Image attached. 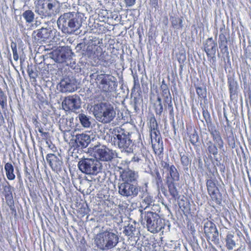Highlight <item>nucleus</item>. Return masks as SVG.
Listing matches in <instances>:
<instances>
[{
	"mask_svg": "<svg viewBox=\"0 0 251 251\" xmlns=\"http://www.w3.org/2000/svg\"><path fill=\"white\" fill-rule=\"evenodd\" d=\"M94 155L96 158L101 161L108 162L111 161L116 156L115 151L110 150L104 146L95 147Z\"/></svg>",
	"mask_w": 251,
	"mask_h": 251,
	"instance_id": "obj_11",
	"label": "nucleus"
},
{
	"mask_svg": "<svg viewBox=\"0 0 251 251\" xmlns=\"http://www.w3.org/2000/svg\"><path fill=\"white\" fill-rule=\"evenodd\" d=\"M180 155L181 156V162L183 166L187 167L190 164V160L188 157V156L185 154H182L180 153Z\"/></svg>",
	"mask_w": 251,
	"mask_h": 251,
	"instance_id": "obj_45",
	"label": "nucleus"
},
{
	"mask_svg": "<svg viewBox=\"0 0 251 251\" xmlns=\"http://www.w3.org/2000/svg\"><path fill=\"white\" fill-rule=\"evenodd\" d=\"M208 130L211 135L213 141L217 145L220 149L224 148V141L221 136L220 132L217 130L215 127L208 129Z\"/></svg>",
	"mask_w": 251,
	"mask_h": 251,
	"instance_id": "obj_23",
	"label": "nucleus"
},
{
	"mask_svg": "<svg viewBox=\"0 0 251 251\" xmlns=\"http://www.w3.org/2000/svg\"><path fill=\"white\" fill-rule=\"evenodd\" d=\"M41 24V22L38 21H36L35 23L33 25H32L31 26L35 27H37L38 26H39Z\"/></svg>",
	"mask_w": 251,
	"mask_h": 251,
	"instance_id": "obj_58",
	"label": "nucleus"
},
{
	"mask_svg": "<svg viewBox=\"0 0 251 251\" xmlns=\"http://www.w3.org/2000/svg\"><path fill=\"white\" fill-rule=\"evenodd\" d=\"M234 238V234L231 233H228L226 236L225 239L226 247L227 249L229 251L233 250L234 248L235 247L236 245V243Z\"/></svg>",
	"mask_w": 251,
	"mask_h": 251,
	"instance_id": "obj_32",
	"label": "nucleus"
},
{
	"mask_svg": "<svg viewBox=\"0 0 251 251\" xmlns=\"http://www.w3.org/2000/svg\"><path fill=\"white\" fill-rule=\"evenodd\" d=\"M204 51L208 58L213 61H215L216 52L217 50V44L212 37L208 38L203 43Z\"/></svg>",
	"mask_w": 251,
	"mask_h": 251,
	"instance_id": "obj_19",
	"label": "nucleus"
},
{
	"mask_svg": "<svg viewBox=\"0 0 251 251\" xmlns=\"http://www.w3.org/2000/svg\"><path fill=\"white\" fill-rule=\"evenodd\" d=\"M137 224L134 221L128 224L125 226L123 230V233L125 235L129 236L131 238L137 236L139 233V230L136 227Z\"/></svg>",
	"mask_w": 251,
	"mask_h": 251,
	"instance_id": "obj_22",
	"label": "nucleus"
},
{
	"mask_svg": "<svg viewBox=\"0 0 251 251\" xmlns=\"http://www.w3.org/2000/svg\"><path fill=\"white\" fill-rule=\"evenodd\" d=\"M70 53L63 50H55L52 53V58L56 62L62 63L69 58Z\"/></svg>",
	"mask_w": 251,
	"mask_h": 251,
	"instance_id": "obj_24",
	"label": "nucleus"
},
{
	"mask_svg": "<svg viewBox=\"0 0 251 251\" xmlns=\"http://www.w3.org/2000/svg\"><path fill=\"white\" fill-rule=\"evenodd\" d=\"M80 99L79 96L73 95L66 97L62 102V105L65 110L75 111L80 107Z\"/></svg>",
	"mask_w": 251,
	"mask_h": 251,
	"instance_id": "obj_17",
	"label": "nucleus"
},
{
	"mask_svg": "<svg viewBox=\"0 0 251 251\" xmlns=\"http://www.w3.org/2000/svg\"><path fill=\"white\" fill-rule=\"evenodd\" d=\"M27 72L29 76L32 78H35L38 75L36 72V68L33 66L32 64L28 65Z\"/></svg>",
	"mask_w": 251,
	"mask_h": 251,
	"instance_id": "obj_39",
	"label": "nucleus"
},
{
	"mask_svg": "<svg viewBox=\"0 0 251 251\" xmlns=\"http://www.w3.org/2000/svg\"><path fill=\"white\" fill-rule=\"evenodd\" d=\"M206 184L208 193L212 201H214L217 204H220L222 202V196L218 188L216 185L214 179L212 178V176H208V178L206 180Z\"/></svg>",
	"mask_w": 251,
	"mask_h": 251,
	"instance_id": "obj_13",
	"label": "nucleus"
},
{
	"mask_svg": "<svg viewBox=\"0 0 251 251\" xmlns=\"http://www.w3.org/2000/svg\"><path fill=\"white\" fill-rule=\"evenodd\" d=\"M97 57L102 63V65L104 66H109L110 64H112L113 62V60H111V56L107 52H102L101 50L100 52L99 56Z\"/></svg>",
	"mask_w": 251,
	"mask_h": 251,
	"instance_id": "obj_26",
	"label": "nucleus"
},
{
	"mask_svg": "<svg viewBox=\"0 0 251 251\" xmlns=\"http://www.w3.org/2000/svg\"><path fill=\"white\" fill-rule=\"evenodd\" d=\"M46 160L53 171L59 173L62 170L63 162L59 154L49 153L46 156Z\"/></svg>",
	"mask_w": 251,
	"mask_h": 251,
	"instance_id": "obj_15",
	"label": "nucleus"
},
{
	"mask_svg": "<svg viewBox=\"0 0 251 251\" xmlns=\"http://www.w3.org/2000/svg\"><path fill=\"white\" fill-rule=\"evenodd\" d=\"M189 138L190 142L194 146L196 145L197 143L199 141V137L196 131L190 134Z\"/></svg>",
	"mask_w": 251,
	"mask_h": 251,
	"instance_id": "obj_42",
	"label": "nucleus"
},
{
	"mask_svg": "<svg viewBox=\"0 0 251 251\" xmlns=\"http://www.w3.org/2000/svg\"><path fill=\"white\" fill-rule=\"evenodd\" d=\"M196 92L200 97H204L206 94V91L201 87H197Z\"/></svg>",
	"mask_w": 251,
	"mask_h": 251,
	"instance_id": "obj_48",
	"label": "nucleus"
},
{
	"mask_svg": "<svg viewBox=\"0 0 251 251\" xmlns=\"http://www.w3.org/2000/svg\"><path fill=\"white\" fill-rule=\"evenodd\" d=\"M5 198L6 200V202L7 205L11 208L12 206H14V200L13 197V194H10L6 196H5Z\"/></svg>",
	"mask_w": 251,
	"mask_h": 251,
	"instance_id": "obj_46",
	"label": "nucleus"
},
{
	"mask_svg": "<svg viewBox=\"0 0 251 251\" xmlns=\"http://www.w3.org/2000/svg\"><path fill=\"white\" fill-rule=\"evenodd\" d=\"M77 166L82 173L89 175H96L102 171L103 167L98 160L93 158H82L78 162Z\"/></svg>",
	"mask_w": 251,
	"mask_h": 251,
	"instance_id": "obj_8",
	"label": "nucleus"
},
{
	"mask_svg": "<svg viewBox=\"0 0 251 251\" xmlns=\"http://www.w3.org/2000/svg\"><path fill=\"white\" fill-rule=\"evenodd\" d=\"M112 134L114 145L117 146L122 152L128 154L133 152L134 144L128 131L117 127L113 130Z\"/></svg>",
	"mask_w": 251,
	"mask_h": 251,
	"instance_id": "obj_3",
	"label": "nucleus"
},
{
	"mask_svg": "<svg viewBox=\"0 0 251 251\" xmlns=\"http://www.w3.org/2000/svg\"><path fill=\"white\" fill-rule=\"evenodd\" d=\"M224 117L225 118L226 121L227 123H228V122H229V120H228V118H227V117L226 114V112H224Z\"/></svg>",
	"mask_w": 251,
	"mask_h": 251,
	"instance_id": "obj_62",
	"label": "nucleus"
},
{
	"mask_svg": "<svg viewBox=\"0 0 251 251\" xmlns=\"http://www.w3.org/2000/svg\"><path fill=\"white\" fill-rule=\"evenodd\" d=\"M168 89L169 88L167 85H161V90H162V91H165Z\"/></svg>",
	"mask_w": 251,
	"mask_h": 251,
	"instance_id": "obj_59",
	"label": "nucleus"
},
{
	"mask_svg": "<svg viewBox=\"0 0 251 251\" xmlns=\"http://www.w3.org/2000/svg\"><path fill=\"white\" fill-rule=\"evenodd\" d=\"M93 112L96 119L103 124L110 123L116 115L113 105L109 102H100L95 104Z\"/></svg>",
	"mask_w": 251,
	"mask_h": 251,
	"instance_id": "obj_5",
	"label": "nucleus"
},
{
	"mask_svg": "<svg viewBox=\"0 0 251 251\" xmlns=\"http://www.w3.org/2000/svg\"><path fill=\"white\" fill-rule=\"evenodd\" d=\"M22 16L25 20L26 23L31 24L35 19V14L31 10H27L22 14Z\"/></svg>",
	"mask_w": 251,
	"mask_h": 251,
	"instance_id": "obj_34",
	"label": "nucleus"
},
{
	"mask_svg": "<svg viewBox=\"0 0 251 251\" xmlns=\"http://www.w3.org/2000/svg\"><path fill=\"white\" fill-rule=\"evenodd\" d=\"M11 48L12 50L13 59L15 61H17L19 59V55L18 54L17 44L14 42L11 43Z\"/></svg>",
	"mask_w": 251,
	"mask_h": 251,
	"instance_id": "obj_43",
	"label": "nucleus"
},
{
	"mask_svg": "<svg viewBox=\"0 0 251 251\" xmlns=\"http://www.w3.org/2000/svg\"><path fill=\"white\" fill-rule=\"evenodd\" d=\"M4 170L7 178L9 180H13L15 179L16 176L14 173V168L11 163L7 162L5 164Z\"/></svg>",
	"mask_w": 251,
	"mask_h": 251,
	"instance_id": "obj_27",
	"label": "nucleus"
},
{
	"mask_svg": "<svg viewBox=\"0 0 251 251\" xmlns=\"http://www.w3.org/2000/svg\"><path fill=\"white\" fill-rule=\"evenodd\" d=\"M157 123L156 119L154 117H151L150 120V128L151 130V137L160 135L159 131L157 130Z\"/></svg>",
	"mask_w": 251,
	"mask_h": 251,
	"instance_id": "obj_33",
	"label": "nucleus"
},
{
	"mask_svg": "<svg viewBox=\"0 0 251 251\" xmlns=\"http://www.w3.org/2000/svg\"><path fill=\"white\" fill-rule=\"evenodd\" d=\"M120 179L118 183H138L137 180L139 177L138 173L129 168L123 169L120 168Z\"/></svg>",
	"mask_w": 251,
	"mask_h": 251,
	"instance_id": "obj_14",
	"label": "nucleus"
},
{
	"mask_svg": "<svg viewBox=\"0 0 251 251\" xmlns=\"http://www.w3.org/2000/svg\"><path fill=\"white\" fill-rule=\"evenodd\" d=\"M96 80L99 83L100 88L105 92L115 91L118 85L116 77L105 74L98 75Z\"/></svg>",
	"mask_w": 251,
	"mask_h": 251,
	"instance_id": "obj_9",
	"label": "nucleus"
},
{
	"mask_svg": "<svg viewBox=\"0 0 251 251\" xmlns=\"http://www.w3.org/2000/svg\"><path fill=\"white\" fill-rule=\"evenodd\" d=\"M165 103L168 105V109L170 110V113H172L173 112V107L172 99L169 100H166L164 101Z\"/></svg>",
	"mask_w": 251,
	"mask_h": 251,
	"instance_id": "obj_50",
	"label": "nucleus"
},
{
	"mask_svg": "<svg viewBox=\"0 0 251 251\" xmlns=\"http://www.w3.org/2000/svg\"><path fill=\"white\" fill-rule=\"evenodd\" d=\"M4 177L3 171L2 168H0V184L1 183L2 178Z\"/></svg>",
	"mask_w": 251,
	"mask_h": 251,
	"instance_id": "obj_57",
	"label": "nucleus"
},
{
	"mask_svg": "<svg viewBox=\"0 0 251 251\" xmlns=\"http://www.w3.org/2000/svg\"><path fill=\"white\" fill-rule=\"evenodd\" d=\"M154 178V180L158 188H159L163 185V181L162 177L158 170L155 171L154 175H152Z\"/></svg>",
	"mask_w": 251,
	"mask_h": 251,
	"instance_id": "obj_40",
	"label": "nucleus"
},
{
	"mask_svg": "<svg viewBox=\"0 0 251 251\" xmlns=\"http://www.w3.org/2000/svg\"><path fill=\"white\" fill-rule=\"evenodd\" d=\"M100 42L96 37L89 36L87 39L84 38L83 42L77 45L75 49L77 52L81 50L83 56L89 58H95L99 56L101 48L98 46Z\"/></svg>",
	"mask_w": 251,
	"mask_h": 251,
	"instance_id": "obj_6",
	"label": "nucleus"
},
{
	"mask_svg": "<svg viewBox=\"0 0 251 251\" xmlns=\"http://www.w3.org/2000/svg\"><path fill=\"white\" fill-rule=\"evenodd\" d=\"M82 23V19L75 12H67L60 16L57 24L58 27L65 34H78Z\"/></svg>",
	"mask_w": 251,
	"mask_h": 251,
	"instance_id": "obj_1",
	"label": "nucleus"
},
{
	"mask_svg": "<svg viewBox=\"0 0 251 251\" xmlns=\"http://www.w3.org/2000/svg\"><path fill=\"white\" fill-rule=\"evenodd\" d=\"M35 12L42 19L51 17L59 12L60 3L57 0H36Z\"/></svg>",
	"mask_w": 251,
	"mask_h": 251,
	"instance_id": "obj_4",
	"label": "nucleus"
},
{
	"mask_svg": "<svg viewBox=\"0 0 251 251\" xmlns=\"http://www.w3.org/2000/svg\"><path fill=\"white\" fill-rule=\"evenodd\" d=\"M248 244V251H251V241H249L247 242Z\"/></svg>",
	"mask_w": 251,
	"mask_h": 251,
	"instance_id": "obj_60",
	"label": "nucleus"
},
{
	"mask_svg": "<svg viewBox=\"0 0 251 251\" xmlns=\"http://www.w3.org/2000/svg\"><path fill=\"white\" fill-rule=\"evenodd\" d=\"M38 131L41 133V134L43 133V132H44L43 131V128L41 127V126H40V127H38Z\"/></svg>",
	"mask_w": 251,
	"mask_h": 251,
	"instance_id": "obj_64",
	"label": "nucleus"
},
{
	"mask_svg": "<svg viewBox=\"0 0 251 251\" xmlns=\"http://www.w3.org/2000/svg\"><path fill=\"white\" fill-rule=\"evenodd\" d=\"M142 198L143 203H145L147 206L145 210L147 209L148 207L151 205H154V199L152 196L149 195L147 192H144L143 194Z\"/></svg>",
	"mask_w": 251,
	"mask_h": 251,
	"instance_id": "obj_35",
	"label": "nucleus"
},
{
	"mask_svg": "<svg viewBox=\"0 0 251 251\" xmlns=\"http://www.w3.org/2000/svg\"><path fill=\"white\" fill-rule=\"evenodd\" d=\"M32 36L38 43L45 42L53 36L52 30L50 27H43L33 31Z\"/></svg>",
	"mask_w": 251,
	"mask_h": 251,
	"instance_id": "obj_16",
	"label": "nucleus"
},
{
	"mask_svg": "<svg viewBox=\"0 0 251 251\" xmlns=\"http://www.w3.org/2000/svg\"><path fill=\"white\" fill-rule=\"evenodd\" d=\"M7 184L3 185V194L6 196L12 194L13 187L9 184L8 182H6Z\"/></svg>",
	"mask_w": 251,
	"mask_h": 251,
	"instance_id": "obj_44",
	"label": "nucleus"
},
{
	"mask_svg": "<svg viewBox=\"0 0 251 251\" xmlns=\"http://www.w3.org/2000/svg\"><path fill=\"white\" fill-rule=\"evenodd\" d=\"M155 112L156 114L160 115L163 110V105L162 103H158L155 105Z\"/></svg>",
	"mask_w": 251,
	"mask_h": 251,
	"instance_id": "obj_49",
	"label": "nucleus"
},
{
	"mask_svg": "<svg viewBox=\"0 0 251 251\" xmlns=\"http://www.w3.org/2000/svg\"><path fill=\"white\" fill-rule=\"evenodd\" d=\"M207 145L208 152L214 156H217L218 153V148H219L217 145H216L211 141H209L207 143Z\"/></svg>",
	"mask_w": 251,
	"mask_h": 251,
	"instance_id": "obj_36",
	"label": "nucleus"
},
{
	"mask_svg": "<svg viewBox=\"0 0 251 251\" xmlns=\"http://www.w3.org/2000/svg\"><path fill=\"white\" fill-rule=\"evenodd\" d=\"M182 22V19L179 18H173L171 21L173 26L176 29L181 28L183 26Z\"/></svg>",
	"mask_w": 251,
	"mask_h": 251,
	"instance_id": "obj_38",
	"label": "nucleus"
},
{
	"mask_svg": "<svg viewBox=\"0 0 251 251\" xmlns=\"http://www.w3.org/2000/svg\"><path fill=\"white\" fill-rule=\"evenodd\" d=\"M77 118L81 125L84 127L88 128L91 126V117L90 116H87L84 113H80L78 114Z\"/></svg>",
	"mask_w": 251,
	"mask_h": 251,
	"instance_id": "obj_31",
	"label": "nucleus"
},
{
	"mask_svg": "<svg viewBox=\"0 0 251 251\" xmlns=\"http://www.w3.org/2000/svg\"><path fill=\"white\" fill-rule=\"evenodd\" d=\"M151 144L156 154H160L163 151V144L160 135L151 137Z\"/></svg>",
	"mask_w": 251,
	"mask_h": 251,
	"instance_id": "obj_21",
	"label": "nucleus"
},
{
	"mask_svg": "<svg viewBox=\"0 0 251 251\" xmlns=\"http://www.w3.org/2000/svg\"><path fill=\"white\" fill-rule=\"evenodd\" d=\"M168 173L166 177V181L169 180L173 182H177L179 180V174L174 165H171Z\"/></svg>",
	"mask_w": 251,
	"mask_h": 251,
	"instance_id": "obj_25",
	"label": "nucleus"
},
{
	"mask_svg": "<svg viewBox=\"0 0 251 251\" xmlns=\"http://www.w3.org/2000/svg\"><path fill=\"white\" fill-rule=\"evenodd\" d=\"M0 105L2 109L7 107V96L0 88Z\"/></svg>",
	"mask_w": 251,
	"mask_h": 251,
	"instance_id": "obj_37",
	"label": "nucleus"
},
{
	"mask_svg": "<svg viewBox=\"0 0 251 251\" xmlns=\"http://www.w3.org/2000/svg\"><path fill=\"white\" fill-rule=\"evenodd\" d=\"M141 160V156L140 155V154H135L132 158L131 161L139 162Z\"/></svg>",
	"mask_w": 251,
	"mask_h": 251,
	"instance_id": "obj_54",
	"label": "nucleus"
},
{
	"mask_svg": "<svg viewBox=\"0 0 251 251\" xmlns=\"http://www.w3.org/2000/svg\"><path fill=\"white\" fill-rule=\"evenodd\" d=\"M203 230L208 241H211L215 244L219 243V232L214 223L206 221L204 223Z\"/></svg>",
	"mask_w": 251,
	"mask_h": 251,
	"instance_id": "obj_12",
	"label": "nucleus"
},
{
	"mask_svg": "<svg viewBox=\"0 0 251 251\" xmlns=\"http://www.w3.org/2000/svg\"><path fill=\"white\" fill-rule=\"evenodd\" d=\"M157 102H158V103H162V100L160 97H158L157 99Z\"/></svg>",
	"mask_w": 251,
	"mask_h": 251,
	"instance_id": "obj_63",
	"label": "nucleus"
},
{
	"mask_svg": "<svg viewBox=\"0 0 251 251\" xmlns=\"http://www.w3.org/2000/svg\"><path fill=\"white\" fill-rule=\"evenodd\" d=\"M160 164L161 167H162L164 169H166L167 171L170 169V168L171 167V165H170L168 162L164 161H161Z\"/></svg>",
	"mask_w": 251,
	"mask_h": 251,
	"instance_id": "obj_52",
	"label": "nucleus"
},
{
	"mask_svg": "<svg viewBox=\"0 0 251 251\" xmlns=\"http://www.w3.org/2000/svg\"><path fill=\"white\" fill-rule=\"evenodd\" d=\"M119 238L114 230L106 229L98 233L94 238V242L97 248L102 251L111 250L119 243Z\"/></svg>",
	"mask_w": 251,
	"mask_h": 251,
	"instance_id": "obj_2",
	"label": "nucleus"
},
{
	"mask_svg": "<svg viewBox=\"0 0 251 251\" xmlns=\"http://www.w3.org/2000/svg\"><path fill=\"white\" fill-rule=\"evenodd\" d=\"M202 115L205 121L207 126H208L212 123V119L209 112L207 109H203Z\"/></svg>",
	"mask_w": 251,
	"mask_h": 251,
	"instance_id": "obj_41",
	"label": "nucleus"
},
{
	"mask_svg": "<svg viewBox=\"0 0 251 251\" xmlns=\"http://www.w3.org/2000/svg\"><path fill=\"white\" fill-rule=\"evenodd\" d=\"M75 146L80 149L86 148L91 142L90 136L86 133L76 134L75 136Z\"/></svg>",
	"mask_w": 251,
	"mask_h": 251,
	"instance_id": "obj_20",
	"label": "nucleus"
},
{
	"mask_svg": "<svg viewBox=\"0 0 251 251\" xmlns=\"http://www.w3.org/2000/svg\"><path fill=\"white\" fill-rule=\"evenodd\" d=\"M119 194L127 199H133L136 197L141 190V187L138 183H118Z\"/></svg>",
	"mask_w": 251,
	"mask_h": 251,
	"instance_id": "obj_10",
	"label": "nucleus"
},
{
	"mask_svg": "<svg viewBox=\"0 0 251 251\" xmlns=\"http://www.w3.org/2000/svg\"><path fill=\"white\" fill-rule=\"evenodd\" d=\"M59 85L60 91L62 93L73 92L77 89L76 81L73 77L62 79Z\"/></svg>",
	"mask_w": 251,
	"mask_h": 251,
	"instance_id": "obj_18",
	"label": "nucleus"
},
{
	"mask_svg": "<svg viewBox=\"0 0 251 251\" xmlns=\"http://www.w3.org/2000/svg\"><path fill=\"white\" fill-rule=\"evenodd\" d=\"M33 123L36 128L41 126L40 123L37 121L36 119H33Z\"/></svg>",
	"mask_w": 251,
	"mask_h": 251,
	"instance_id": "obj_56",
	"label": "nucleus"
},
{
	"mask_svg": "<svg viewBox=\"0 0 251 251\" xmlns=\"http://www.w3.org/2000/svg\"><path fill=\"white\" fill-rule=\"evenodd\" d=\"M4 118L2 114V113H0V122L3 123L4 122Z\"/></svg>",
	"mask_w": 251,
	"mask_h": 251,
	"instance_id": "obj_61",
	"label": "nucleus"
},
{
	"mask_svg": "<svg viewBox=\"0 0 251 251\" xmlns=\"http://www.w3.org/2000/svg\"><path fill=\"white\" fill-rule=\"evenodd\" d=\"M127 7H131L135 3L136 0H124Z\"/></svg>",
	"mask_w": 251,
	"mask_h": 251,
	"instance_id": "obj_53",
	"label": "nucleus"
},
{
	"mask_svg": "<svg viewBox=\"0 0 251 251\" xmlns=\"http://www.w3.org/2000/svg\"><path fill=\"white\" fill-rule=\"evenodd\" d=\"M227 83L228 85L230 97L232 98L236 95L238 83L233 77L228 78Z\"/></svg>",
	"mask_w": 251,
	"mask_h": 251,
	"instance_id": "obj_28",
	"label": "nucleus"
},
{
	"mask_svg": "<svg viewBox=\"0 0 251 251\" xmlns=\"http://www.w3.org/2000/svg\"><path fill=\"white\" fill-rule=\"evenodd\" d=\"M141 218L146 222L147 227L151 233L158 232L164 228L163 220L156 212L141 211Z\"/></svg>",
	"mask_w": 251,
	"mask_h": 251,
	"instance_id": "obj_7",
	"label": "nucleus"
},
{
	"mask_svg": "<svg viewBox=\"0 0 251 251\" xmlns=\"http://www.w3.org/2000/svg\"><path fill=\"white\" fill-rule=\"evenodd\" d=\"M150 4L152 8H154L155 10H156L158 7V0H150Z\"/></svg>",
	"mask_w": 251,
	"mask_h": 251,
	"instance_id": "obj_51",
	"label": "nucleus"
},
{
	"mask_svg": "<svg viewBox=\"0 0 251 251\" xmlns=\"http://www.w3.org/2000/svg\"><path fill=\"white\" fill-rule=\"evenodd\" d=\"M219 45L223 53L228 54L227 41L224 34H220L219 36Z\"/></svg>",
	"mask_w": 251,
	"mask_h": 251,
	"instance_id": "obj_30",
	"label": "nucleus"
},
{
	"mask_svg": "<svg viewBox=\"0 0 251 251\" xmlns=\"http://www.w3.org/2000/svg\"><path fill=\"white\" fill-rule=\"evenodd\" d=\"M133 78H134V88H135V87H139L140 84H139V80L138 79V78L136 77L135 76H133Z\"/></svg>",
	"mask_w": 251,
	"mask_h": 251,
	"instance_id": "obj_55",
	"label": "nucleus"
},
{
	"mask_svg": "<svg viewBox=\"0 0 251 251\" xmlns=\"http://www.w3.org/2000/svg\"><path fill=\"white\" fill-rule=\"evenodd\" d=\"M167 185L169 192L171 196L173 198H177L179 196V193L176 188V182L170 181L169 180L166 181Z\"/></svg>",
	"mask_w": 251,
	"mask_h": 251,
	"instance_id": "obj_29",
	"label": "nucleus"
},
{
	"mask_svg": "<svg viewBox=\"0 0 251 251\" xmlns=\"http://www.w3.org/2000/svg\"><path fill=\"white\" fill-rule=\"evenodd\" d=\"M161 95L164 99V101L166 100H169L172 99V96L169 89L162 91Z\"/></svg>",
	"mask_w": 251,
	"mask_h": 251,
	"instance_id": "obj_47",
	"label": "nucleus"
}]
</instances>
